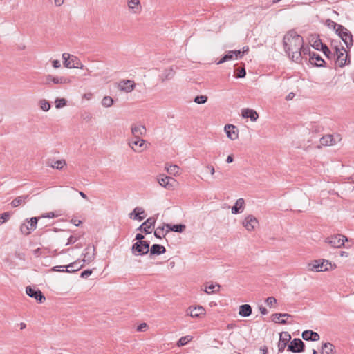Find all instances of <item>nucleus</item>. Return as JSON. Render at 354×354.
<instances>
[{
  "mask_svg": "<svg viewBox=\"0 0 354 354\" xmlns=\"http://www.w3.org/2000/svg\"><path fill=\"white\" fill-rule=\"evenodd\" d=\"M302 44H304L303 37L295 30L288 31L283 37L284 50L289 58L297 63H300L302 60L301 52H299Z\"/></svg>",
  "mask_w": 354,
  "mask_h": 354,
  "instance_id": "obj_1",
  "label": "nucleus"
},
{
  "mask_svg": "<svg viewBox=\"0 0 354 354\" xmlns=\"http://www.w3.org/2000/svg\"><path fill=\"white\" fill-rule=\"evenodd\" d=\"M335 49V57L333 58L335 61V64L340 68H343L347 64H349L351 62L350 55L348 52H346L345 48L344 46H335L334 47Z\"/></svg>",
  "mask_w": 354,
  "mask_h": 354,
  "instance_id": "obj_2",
  "label": "nucleus"
},
{
  "mask_svg": "<svg viewBox=\"0 0 354 354\" xmlns=\"http://www.w3.org/2000/svg\"><path fill=\"white\" fill-rule=\"evenodd\" d=\"M64 65L68 68H82L83 64L80 60L75 56L71 55L68 53H63Z\"/></svg>",
  "mask_w": 354,
  "mask_h": 354,
  "instance_id": "obj_3",
  "label": "nucleus"
},
{
  "mask_svg": "<svg viewBox=\"0 0 354 354\" xmlns=\"http://www.w3.org/2000/svg\"><path fill=\"white\" fill-rule=\"evenodd\" d=\"M39 218L32 217L30 220L26 219L20 226V231L22 234L28 236L37 228Z\"/></svg>",
  "mask_w": 354,
  "mask_h": 354,
  "instance_id": "obj_4",
  "label": "nucleus"
},
{
  "mask_svg": "<svg viewBox=\"0 0 354 354\" xmlns=\"http://www.w3.org/2000/svg\"><path fill=\"white\" fill-rule=\"evenodd\" d=\"M149 243L148 241H137L133 244L131 250L134 255H145L149 251Z\"/></svg>",
  "mask_w": 354,
  "mask_h": 354,
  "instance_id": "obj_5",
  "label": "nucleus"
},
{
  "mask_svg": "<svg viewBox=\"0 0 354 354\" xmlns=\"http://www.w3.org/2000/svg\"><path fill=\"white\" fill-rule=\"evenodd\" d=\"M328 265L332 266L328 260H315L308 264V270L316 272L327 271L329 270Z\"/></svg>",
  "mask_w": 354,
  "mask_h": 354,
  "instance_id": "obj_6",
  "label": "nucleus"
},
{
  "mask_svg": "<svg viewBox=\"0 0 354 354\" xmlns=\"http://www.w3.org/2000/svg\"><path fill=\"white\" fill-rule=\"evenodd\" d=\"M345 241H347V238L344 235L338 234L328 237L325 240V242L330 245L332 247L341 248L344 245Z\"/></svg>",
  "mask_w": 354,
  "mask_h": 354,
  "instance_id": "obj_7",
  "label": "nucleus"
},
{
  "mask_svg": "<svg viewBox=\"0 0 354 354\" xmlns=\"http://www.w3.org/2000/svg\"><path fill=\"white\" fill-rule=\"evenodd\" d=\"M305 344L299 338H295L288 345L287 351L292 353H302L305 351Z\"/></svg>",
  "mask_w": 354,
  "mask_h": 354,
  "instance_id": "obj_8",
  "label": "nucleus"
},
{
  "mask_svg": "<svg viewBox=\"0 0 354 354\" xmlns=\"http://www.w3.org/2000/svg\"><path fill=\"white\" fill-rule=\"evenodd\" d=\"M129 147L137 153L142 152L147 148L146 141L141 138H134L129 141Z\"/></svg>",
  "mask_w": 354,
  "mask_h": 354,
  "instance_id": "obj_9",
  "label": "nucleus"
},
{
  "mask_svg": "<svg viewBox=\"0 0 354 354\" xmlns=\"http://www.w3.org/2000/svg\"><path fill=\"white\" fill-rule=\"evenodd\" d=\"M26 292L29 297L34 298L40 304L43 303L46 300L45 296L39 289L32 288L31 286H27L26 288Z\"/></svg>",
  "mask_w": 354,
  "mask_h": 354,
  "instance_id": "obj_10",
  "label": "nucleus"
},
{
  "mask_svg": "<svg viewBox=\"0 0 354 354\" xmlns=\"http://www.w3.org/2000/svg\"><path fill=\"white\" fill-rule=\"evenodd\" d=\"M156 221V218L149 217L137 228V230L144 232L145 234H151V228L154 227Z\"/></svg>",
  "mask_w": 354,
  "mask_h": 354,
  "instance_id": "obj_11",
  "label": "nucleus"
},
{
  "mask_svg": "<svg viewBox=\"0 0 354 354\" xmlns=\"http://www.w3.org/2000/svg\"><path fill=\"white\" fill-rule=\"evenodd\" d=\"M290 339L291 335L288 332L283 331L280 333L279 341L277 345L278 351L279 353L283 352L286 347H288L287 344L290 341Z\"/></svg>",
  "mask_w": 354,
  "mask_h": 354,
  "instance_id": "obj_12",
  "label": "nucleus"
},
{
  "mask_svg": "<svg viewBox=\"0 0 354 354\" xmlns=\"http://www.w3.org/2000/svg\"><path fill=\"white\" fill-rule=\"evenodd\" d=\"M242 223L248 231H252L259 225V221L253 215H248Z\"/></svg>",
  "mask_w": 354,
  "mask_h": 354,
  "instance_id": "obj_13",
  "label": "nucleus"
},
{
  "mask_svg": "<svg viewBox=\"0 0 354 354\" xmlns=\"http://www.w3.org/2000/svg\"><path fill=\"white\" fill-rule=\"evenodd\" d=\"M82 254L84 256L82 261L86 263H91L95 259V248L94 246H87Z\"/></svg>",
  "mask_w": 354,
  "mask_h": 354,
  "instance_id": "obj_14",
  "label": "nucleus"
},
{
  "mask_svg": "<svg viewBox=\"0 0 354 354\" xmlns=\"http://www.w3.org/2000/svg\"><path fill=\"white\" fill-rule=\"evenodd\" d=\"M158 181L160 185L167 189H171L173 187V183L176 182L174 178L165 175L160 176Z\"/></svg>",
  "mask_w": 354,
  "mask_h": 354,
  "instance_id": "obj_15",
  "label": "nucleus"
},
{
  "mask_svg": "<svg viewBox=\"0 0 354 354\" xmlns=\"http://www.w3.org/2000/svg\"><path fill=\"white\" fill-rule=\"evenodd\" d=\"M309 62L317 67H324L326 66V62L324 59L319 54L315 52H312V54H310Z\"/></svg>",
  "mask_w": 354,
  "mask_h": 354,
  "instance_id": "obj_16",
  "label": "nucleus"
},
{
  "mask_svg": "<svg viewBox=\"0 0 354 354\" xmlns=\"http://www.w3.org/2000/svg\"><path fill=\"white\" fill-rule=\"evenodd\" d=\"M131 131L134 138H141V136H145L147 132L145 127L141 124H132L131 127Z\"/></svg>",
  "mask_w": 354,
  "mask_h": 354,
  "instance_id": "obj_17",
  "label": "nucleus"
},
{
  "mask_svg": "<svg viewBox=\"0 0 354 354\" xmlns=\"http://www.w3.org/2000/svg\"><path fill=\"white\" fill-rule=\"evenodd\" d=\"M225 131L227 136L232 140H234L239 138V131L236 126L233 124H226L225 126Z\"/></svg>",
  "mask_w": 354,
  "mask_h": 354,
  "instance_id": "obj_18",
  "label": "nucleus"
},
{
  "mask_svg": "<svg viewBox=\"0 0 354 354\" xmlns=\"http://www.w3.org/2000/svg\"><path fill=\"white\" fill-rule=\"evenodd\" d=\"M302 338L306 341L317 342L319 340V335L310 330H304L301 334Z\"/></svg>",
  "mask_w": 354,
  "mask_h": 354,
  "instance_id": "obj_19",
  "label": "nucleus"
},
{
  "mask_svg": "<svg viewBox=\"0 0 354 354\" xmlns=\"http://www.w3.org/2000/svg\"><path fill=\"white\" fill-rule=\"evenodd\" d=\"M241 115L244 118H250L252 122H255L259 118V115L256 111L248 108L242 110Z\"/></svg>",
  "mask_w": 354,
  "mask_h": 354,
  "instance_id": "obj_20",
  "label": "nucleus"
},
{
  "mask_svg": "<svg viewBox=\"0 0 354 354\" xmlns=\"http://www.w3.org/2000/svg\"><path fill=\"white\" fill-rule=\"evenodd\" d=\"M135 83L133 80H123L120 82L119 86L120 88V90L124 91L125 92H131L135 88Z\"/></svg>",
  "mask_w": 354,
  "mask_h": 354,
  "instance_id": "obj_21",
  "label": "nucleus"
},
{
  "mask_svg": "<svg viewBox=\"0 0 354 354\" xmlns=\"http://www.w3.org/2000/svg\"><path fill=\"white\" fill-rule=\"evenodd\" d=\"M46 165L53 169L61 170L64 166L66 165V162L64 160L53 161L51 159H48L46 162Z\"/></svg>",
  "mask_w": 354,
  "mask_h": 354,
  "instance_id": "obj_22",
  "label": "nucleus"
},
{
  "mask_svg": "<svg viewBox=\"0 0 354 354\" xmlns=\"http://www.w3.org/2000/svg\"><path fill=\"white\" fill-rule=\"evenodd\" d=\"M144 214L145 210L143 209V208L137 207L133 210V212L131 214H129V216L132 219L141 221L145 218V216H141V214Z\"/></svg>",
  "mask_w": 354,
  "mask_h": 354,
  "instance_id": "obj_23",
  "label": "nucleus"
},
{
  "mask_svg": "<svg viewBox=\"0 0 354 354\" xmlns=\"http://www.w3.org/2000/svg\"><path fill=\"white\" fill-rule=\"evenodd\" d=\"M340 38L344 42L348 48H351L353 44V35L348 29L347 31L342 32V35Z\"/></svg>",
  "mask_w": 354,
  "mask_h": 354,
  "instance_id": "obj_24",
  "label": "nucleus"
},
{
  "mask_svg": "<svg viewBox=\"0 0 354 354\" xmlns=\"http://www.w3.org/2000/svg\"><path fill=\"white\" fill-rule=\"evenodd\" d=\"M150 255H160L166 252L165 248L160 244H153L149 248Z\"/></svg>",
  "mask_w": 354,
  "mask_h": 354,
  "instance_id": "obj_25",
  "label": "nucleus"
},
{
  "mask_svg": "<svg viewBox=\"0 0 354 354\" xmlns=\"http://www.w3.org/2000/svg\"><path fill=\"white\" fill-rule=\"evenodd\" d=\"M311 41L313 42L312 46L317 50H322L326 44H324L319 38V35H311Z\"/></svg>",
  "mask_w": 354,
  "mask_h": 354,
  "instance_id": "obj_26",
  "label": "nucleus"
},
{
  "mask_svg": "<svg viewBox=\"0 0 354 354\" xmlns=\"http://www.w3.org/2000/svg\"><path fill=\"white\" fill-rule=\"evenodd\" d=\"M292 315L288 313H274L272 315V321L275 323H279L281 324H288V322L286 319H281V317H291Z\"/></svg>",
  "mask_w": 354,
  "mask_h": 354,
  "instance_id": "obj_27",
  "label": "nucleus"
},
{
  "mask_svg": "<svg viewBox=\"0 0 354 354\" xmlns=\"http://www.w3.org/2000/svg\"><path fill=\"white\" fill-rule=\"evenodd\" d=\"M244 203L245 201L243 198L238 199L232 207V213L233 214H237L242 212L243 211Z\"/></svg>",
  "mask_w": 354,
  "mask_h": 354,
  "instance_id": "obj_28",
  "label": "nucleus"
},
{
  "mask_svg": "<svg viewBox=\"0 0 354 354\" xmlns=\"http://www.w3.org/2000/svg\"><path fill=\"white\" fill-rule=\"evenodd\" d=\"M83 267V264H80V261H76L73 262L68 266H64L63 268H66V272H74L80 270Z\"/></svg>",
  "mask_w": 354,
  "mask_h": 354,
  "instance_id": "obj_29",
  "label": "nucleus"
},
{
  "mask_svg": "<svg viewBox=\"0 0 354 354\" xmlns=\"http://www.w3.org/2000/svg\"><path fill=\"white\" fill-rule=\"evenodd\" d=\"M252 307L249 304H242L239 307V314L243 317H249L252 314Z\"/></svg>",
  "mask_w": 354,
  "mask_h": 354,
  "instance_id": "obj_30",
  "label": "nucleus"
},
{
  "mask_svg": "<svg viewBox=\"0 0 354 354\" xmlns=\"http://www.w3.org/2000/svg\"><path fill=\"white\" fill-rule=\"evenodd\" d=\"M320 143L324 146L333 145L336 143V140L333 138V136L328 134L320 138Z\"/></svg>",
  "mask_w": 354,
  "mask_h": 354,
  "instance_id": "obj_31",
  "label": "nucleus"
},
{
  "mask_svg": "<svg viewBox=\"0 0 354 354\" xmlns=\"http://www.w3.org/2000/svg\"><path fill=\"white\" fill-rule=\"evenodd\" d=\"M189 313L187 315H189L192 317H198L202 315L205 314V309L202 306H198L194 308H189Z\"/></svg>",
  "mask_w": 354,
  "mask_h": 354,
  "instance_id": "obj_32",
  "label": "nucleus"
},
{
  "mask_svg": "<svg viewBox=\"0 0 354 354\" xmlns=\"http://www.w3.org/2000/svg\"><path fill=\"white\" fill-rule=\"evenodd\" d=\"M335 346L330 342L322 344L321 353L322 354H335Z\"/></svg>",
  "mask_w": 354,
  "mask_h": 354,
  "instance_id": "obj_33",
  "label": "nucleus"
},
{
  "mask_svg": "<svg viewBox=\"0 0 354 354\" xmlns=\"http://www.w3.org/2000/svg\"><path fill=\"white\" fill-rule=\"evenodd\" d=\"M28 198H29V195L17 196V198H15V199L12 200V201L11 202V205L13 207H17L21 203H22L23 202H25Z\"/></svg>",
  "mask_w": 354,
  "mask_h": 354,
  "instance_id": "obj_34",
  "label": "nucleus"
},
{
  "mask_svg": "<svg viewBox=\"0 0 354 354\" xmlns=\"http://www.w3.org/2000/svg\"><path fill=\"white\" fill-rule=\"evenodd\" d=\"M48 79H50L52 82L55 84H66L70 82L68 80H67L64 77H53L51 75H48Z\"/></svg>",
  "mask_w": 354,
  "mask_h": 354,
  "instance_id": "obj_35",
  "label": "nucleus"
},
{
  "mask_svg": "<svg viewBox=\"0 0 354 354\" xmlns=\"http://www.w3.org/2000/svg\"><path fill=\"white\" fill-rule=\"evenodd\" d=\"M140 2L139 0H129L128 1L129 8L133 10L134 13L138 12V10L140 8Z\"/></svg>",
  "mask_w": 354,
  "mask_h": 354,
  "instance_id": "obj_36",
  "label": "nucleus"
},
{
  "mask_svg": "<svg viewBox=\"0 0 354 354\" xmlns=\"http://www.w3.org/2000/svg\"><path fill=\"white\" fill-rule=\"evenodd\" d=\"M166 232H165V227L163 225L158 226L155 230H154V236L156 238L162 239V238H165L166 236Z\"/></svg>",
  "mask_w": 354,
  "mask_h": 354,
  "instance_id": "obj_37",
  "label": "nucleus"
},
{
  "mask_svg": "<svg viewBox=\"0 0 354 354\" xmlns=\"http://www.w3.org/2000/svg\"><path fill=\"white\" fill-rule=\"evenodd\" d=\"M232 53H233L232 50H229L225 55L223 56V57L218 62H216V64H221L227 61L233 59L234 58V54Z\"/></svg>",
  "mask_w": 354,
  "mask_h": 354,
  "instance_id": "obj_38",
  "label": "nucleus"
},
{
  "mask_svg": "<svg viewBox=\"0 0 354 354\" xmlns=\"http://www.w3.org/2000/svg\"><path fill=\"white\" fill-rule=\"evenodd\" d=\"M321 51L324 53L326 58L330 60H333V58L335 57V53H332V51L329 49V48L327 46H324Z\"/></svg>",
  "mask_w": 354,
  "mask_h": 354,
  "instance_id": "obj_39",
  "label": "nucleus"
},
{
  "mask_svg": "<svg viewBox=\"0 0 354 354\" xmlns=\"http://www.w3.org/2000/svg\"><path fill=\"white\" fill-rule=\"evenodd\" d=\"M192 339V337L190 335L183 336L180 338L177 342L178 346H183L188 344Z\"/></svg>",
  "mask_w": 354,
  "mask_h": 354,
  "instance_id": "obj_40",
  "label": "nucleus"
},
{
  "mask_svg": "<svg viewBox=\"0 0 354 354\" xmlns=\"http://www.w3.org/2000/svg\"><path fill=\"white\" fill-rule=\"evenodd\" d=\"M113 100L110 96H105L103 97V99L102 100V105L106 108L111 106L113 105Z\"/></svg>",
  "mask_w": 354,
  "mask_h": 354,
  "instance_id": "obj_41",
  "label": "nucleus"
},
{
  "mask_svg": "<svg viewBox=\"0 0 354 354\" xmlns=\"http://www.w3.org/2000/svg\"><path fill=\"white\" fill-rule=\"evenodd\" d=\"M186 228L185 225L184 224H174L172 225L171 231L178 232V233H182L185 231Z\"/></svg>",
  "mask_w": 354,
  "mask_h": 354,
  "instance_id": "obj_42",
  "label": "nucleus"
},
{
  "mask_svg": "<svg viewBox=\"0 0 354 354\" xmlns=\"http://www.w3.org/2000/svg\"><path fill=\"white\" fill-rule=\"evenodd\" d=\"M208 97L206 95H197L195 97L194 102L198 104H205L207 101Z\"/></svg>",
  "mask_w": 354,
  "mask_h": 354,
  "instance_id": "obj_43",
  "label": "nucleus"
},
{
  "mask_svg": "<svg viewBox=\"0 0 354 354\" xmlns=\"http://www.w3.org/2000/svg\"><path fill=\"white\" fill-rule=\"evenodd\" d=\"M39 105L40 108L44 111H48L51 107L50 104L46 100H40Z\"/></svg>",
  "mask_w": 354,
  "mask_h": 354,
  "instance_id": "obj_44",
  "label": "nucleus"
},
{
  "mask_svg": "<svg viewBox=\"0 0 354 354\" xmlns=\"http://www.w3.org/2000/svg\"><path fill=\"white\" fill-rule=\"evenodd\" d=\"M299 52H301V57H302V55H309L310 57V54H312V52H310V47L308 46H304V44L301 45V49H299Z\"/></svg>",
  "mask_w": 354,
  "mask_h": 354,
  "instance_id": "obj_45",
  "label": "nucleus"
},
{
  "mask_svg": "<svg viewBox=\"0 0 354 354\" xmlns=\"http://www.w3.org/2000/svg\"><path fill=\"white\" fill-rule=\"evenodd\" d=\"M66 104V100L64 98H57L55 100V106L57 109H60L64 106Z\"/></svg>",
  "mask_w": 354,
  "mask_h": 354,
  "instance_id": "obj_46",
  "label": "nucleus"
},
{
  "mask_svg": "<svg viewBox=\"0 0 354 354\" xmlns=\"http://www.w3.org/2000/svg\"><path fill=\"white\" fill-rule=\"evenodd\" d=\"M166 169H167V171L168 173H169L170 174L175 175L176 173L178 172L179 167L177 165H170L168 167H166Z\"/></svg>",
  "mask_w": 354,
  "mask_h": 354,
  "instance_id": "obj_47",
  "label": "nucleus"
},
{
  "mask_svg": "<svg viewBox=\"0 0 354 354\" xmlns=\"http://www.w3.org/2000/svg\"><path fill=\"white\" fill-rule=\"evenodd\" d=\"M337 28L335 29V32L337 34V35L341 37L342 35V32H344L345 31H347V28H346L342 25L338 24L336 27Z\"/></svg>",
  "mask_w": 354,
  "mask_h": 354,
  "instance_id": "obj_48",
  "label": "nucleus"
},
{
  "mask_svg": "<svg viewBox=\"0 0 354 354\" xmlns=\"http://www.w3.org/2000/svg\"><path fill=\"white\" fill-rule=\"evenodd\" d=\"M246 75V71L245 67L240 68L238 70L237 73L234 75L236 78H243Z\"/></svg>",
  "mask_w": 354,
  "mask_h": 354,
  "instance_id": "obj_49",
  "label": "nucleus"
},
{
  "mask_svg": "<svg viewBox=\"0 0 354 354\" xmlns=\"http://www.w3.org/2000/svg\"><path fill=\"white\" fill-rule=\"evenodd\" d=\"M215 287H218V289H219V288H220V286H219V285H213V284H211V285H210V286H206L205 291V292H206L207 294H209H209H212V293H213V292H215V290H214V289L215 288Z\"/></svg>",
  "mask_w": 354,
  "mask_h": 354,
  "instance_id": "obj_50",
  "label": "nucleus"
},
{
  "mask_svg": "<svg viewBox=\"0 0 354 354\" xmlns=\"http://www.w3.org/2000/svg\"><path fill=\"white\" fill-rule=\"evenodd\" d=\"M326 25L329 28L335 30L338 25L336 22L333 21V20L328 19L326 21Z\"/></svg>",
  "mask_w": 354,
  "mask_h": 354,
  "instance_id": "obj_51",
  "label": "nucleus"
},
{
  "mask_svg": "<svg viewBox=\"0 0 354 354\" xmlns=\"http://www.w3.org/2000/svg\"><path fill=\"white\" fill-rule=\"evenodd\" d=\"M276 302L277 299L274 297H268L266 300V303L269 307H272Z\"/></svg>",
  "mask_w": 354,
  "mask_h": 354,
  "instance_id": "obj_52",
  "label": "nucleus"
},
{
  "mask_svg": "<svg viewBox=\"0 0 354 354\" xmlns=\"http://www.w3.org/2000/svg\"><path fill=\"white\" fill-rule=\"evenodd\" d=\"M232 52H233L232 53L234 54L235 59L241 58L244 55V52H241V50H232Z\"/></svg>",
  "mask_w": 354,
  "mask_h": 354,
  "instance_id": "obj_53",
  "label": "nucleus"
},
{
  "mask_svg": "<svg viewBox=\"0 0 354 354\" xmlns=\"http://www.w3.org/2000/svg\"><path fill=\"white\" fill-rule=\"evenodd\" d=\"M10 218V213L9 212H4L1 215L0 218L2 219V221H0L1 223L6 222Z\"/></svg>",
  "mask_w": 354,
  "mask_h": 354,
  "instance_id": "obj_54",
  "label": "nucleus"
},
{
  "mask_svg": "<svg viewBox=\"0 0 354 354\" xmlns=\"http://www.w3.org/2000/svg\"><path fill=\"white\" fill-rule=\"evenodd\" d=\"M92 272H93L92 270H89V269L85 270L83 272H82L80 277L82 278H86L88 276H90L92 274Z\"/></svg>",
  "mask_w": 354,
  "mask_h": 354,
  "instance_id": "obj_55",
  "label": "nucleus"
},
{
  "mask_svg": "<svg viewBox=\"0 0 354 354\" xmlns=\"http://www.w3.org/2000/svg\"><path fill=\"white\" fill-rule=\"evenodd\" d=\"M55 216V213L53 212H50L46 213L44 215H42L41 216H39V219L41 218H54Z\"/></svg>",
  "mask_w": 354,
  "mask_h": 354,
  "instance_id": "obj_56",
  "label": "nucleus"
},
{
  "mask_svg": "<svg viewBox=\"0 0 354 354\" xmlns=\"http://www.w3.org/2000/svg\"><path fill=\"white\" fill-rule=\"evenodd\" d=\"M147 327V324L146 323H142L140 324L138 328H137V330L138 331H144Z\"/></svg>",
  "mask_w": 354,
  "mask_h": 354,
  "instance_id": "obj_57",
  "label": "nucleus"
},
{
  "mask_svg": "<svg viewBox=\"0 0 354 354\" xmlns=\"http://www.w3.org/2000/svg\"><path fill=\"white\" fill-rule=\"evenodd\" d=\"M53 66L55 68H58L61 66L60 62L59 60L55 59L52 62Z\"/></svg>",
  "mask_w": 354,
  "mask_h": 354,
  "instance_id": "obj_58",
  "label": "nucleus"
},
{
  "mask_svg": "<svg viewBox=\"0 0 354 354\" xmlns=\"http://www.w3.org/2000/svg\"><path fill=\"white\" fill-rule=\"evenodd\" d=\"M162 225L164 226V227H166L167 228V232L166 234L169 233L170 231H171V229L170 228H172V225L171 224H169V223H163Z\"/></svg>",
  "mask_w": 354,
  "mask_h": 354,
  "instance_id": "obj_59",
  "label": "nucleus"
},
{
  "mask_svg": "<svg viewBox=\"0 0 354 354\" xmlns=\"http://www.w3.org/2000/svg\"><path fill=\"white\" fill-rule=\"evenodd\" d=\"M144 238H145L144 235L140 233H138L136 235V240H137L138 241H143Z\"/></svg>",
  "mask_w": 354,
  "mask_h": 354,
  "instance_id": "obj_60",
  "label": "nucleus"
},
{
  "mask_svg": "<svg viewBox=\"0 0 354 354\" xmlns=\"http://www.w3.org/2000/svg\"><path fill=\"white\" fill-rule=\"evenodd\" d=\"M71 223L75 226H79L82 223V221L76 218H72Z\"/></svg>",
  "mask_w": 354,
  "mask_h": 354,
  "instance_id": "obj_61",
  "label": "nucleus"
},
{
  "mask_svg": "<svg viewBox=\"0 0 354 354\" xmlns=\"http://www.w3.org/2000/svg\"><path fill=\"white\" fill-rule=\"evenodd\" d=\"M76 241V239H75L73 236H71L68 239V242L66 243V245H70L71 243H73Z\"/></svg>",
  "mask_w": 354,
  "mask_h": 354,
  "instance_id": "obj_62",
  "label": "nucleus"
},
{
  "mask_svg": "<svg viewBox=\"0 0 354 354\" xmlns=\"http://www.w3.org/2000/svg\"><path fill=\"white\" fill-rule=\"evenodd\" d=\"M259 310H260L261 313L263 315H267L268 313V310L262 306H259Z\"/></svg>",
  "mask_w": 354,
  "mask_h": 354,
  "instance_id": "obj_63",
  "label": "nucleus"
},
{
  "mask_svg": "<svg viewBox=\"0 0 354 354\" xmlns=\"http://www.w3.org/2000/svg\"><path fill=\"white\" fill-rule=\"evenodd\" d=\"M207 169L210 172L212 175H213L215 173L214 167L212 165H207L206 167Z\"/></svg>",
  "mask_w": 354,
  "mask_h": 354,
  "instance_id": "obj_64",
  "label": "nucleus"
}]
</instances>
